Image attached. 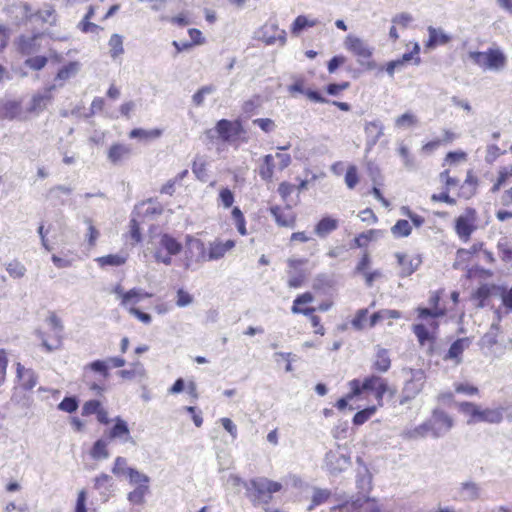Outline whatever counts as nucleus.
<instances>
[{"label": "nucleus", "mask_w": 512, "mask_h": 512, "mask_svg": "<svg viewBox=\"0 0 512 512\" xmlns=\"http://www.w3.org/2000/svg\"><path fill=\"white\" fill-rule=\"evenodd\" d=\"M153 257L157 263L171 265L172 257L178 255L183 245L175 237L168 233H161L152 242Z\"/></svg>", "instance_id": "1"}, {"label": "nucleus", "mask_w": 512, "mask_h": 512, "mask_svg": "<svg viewBox=\"0 0 512 512\" xmlns=\"http://www.w3.org/2000/svg\"><path fill=\"white\" fill-rule=\"evenodd\" d=\"M344 47L357 57V61L360 65L365 66L367 69H373L375 67V63L370 61L374 48L370 46L366 40L349 34L344 40Z\"/></svg>", "instance_id": "2"}, {"label": "nucleus", "mask_w": 512, "mask_h": 512, "mask_svg": "<svg viewBox=\"0 0 512 512\" xmlns=\"http://www.w3.org/2000/svg\"><path fill=\"white\" fill-rule=\"evenodd\" d=\"M469 58L478 66L488 70H499L504 67L506 58L502 52L489 49L486 52H470Z\"/></svg>", "instance_id": "3"}, {"label": "nucleus", "mask_w": 512, "mask_h": 512, "mask_svg": "<svg viewBox=\"0 0 512 512\" xmlns=\"http://www.w3.org/2000/svg\"><path fill=\"white\" fill-rule=\"evenodd\" d=\"M51 329L54 331V340L52 343L48 342L44 332L37 330L36 335L41 340V345L45 349L46 352L50 353L56 350L61 349L62 347V333L64 330V326L62 324L61 319L55 314L50 313L47 320Z\"/></svg>", "instance_id": "4"}, {"label": "nucleus", "mask_w": 512, "mask_h": 512, "mask_svg": "<svg viewBox=\"0 0 512 512\" xmlns=\"http://www.w3.org/2000/svg\"><path fill=\"white\" fill-rule=\"evenodd\" d=\"M426 424L432 437L440 438L446 435L453 427V419L445 411L434 409Z\"/></svg>", "instance_id": "5"}, {"label": "nucleus", "mask_w": 512, "mask_h": 512, "mask_svg": "<svg viewBox=\"0 0 512 512\" xmlns=\"http://www.w3.org/2000/svg\"><path fill=\"white\" fill-rule=\"evenodd\" d=\"M325 465L330 474L338 475L350 467L351 459L340 449L330 450L325 455Z\"/></svg>", "instance_id": "6"}, {"label": "nucleus", "mask_w": 512, "mask_h": 512, "mask_svg": "<svg viewBox=\"0 0 512 512\" xmlns=\"http://www.w3.org/2000/svg\"><path fill=\"white\" fill-rule=\"evenodd\" d=\"M476 211L473 208H467L465 214L457 217L455 221V230L457 235L463 241H468L475 230Z\"/></svg>", "instance_id": "7"}, {"label": "nucleus", "mask_w": 512, "mask_h": 512, "mask_svg": "<svg viewBox=\"0 0 512 512\" xmlns=\"http://www.w3.org/2000/svg\"><path fill=\"white\" fill-rule=\"evenodd\" d=\"M105 435L108 440H119L121 443L135 444L128 423L119 416L114 419V425L105 432Z\"/></svg>", "instance_id": "8"}, {"label": "nucleus", "mask_w": 512, "mask_h": 512, "mask_svg": "<svg viewBox=\"0 0 512 512\" xmlns=\"http://www.w3.org/2000/svg\"><path fill=\"white\" fill-rule=\"evenodd\" d=\"M364 132L366 136L365 151L366 153H369L377 144L379 139L384 135V125L378 119L367 121L364 125Z\"/></svg>", "instance_id": "9"}, {"label": "nucleus", "mask_w": 512, "mask_h": 512, "mask_svg": "<svg viewBox=\"0 0 512 512\" xmlns=\"http://www.w3.org/2000/svg\"><path fill=\"white\" fill-rule=\"evenodd\" d=\"M362 388H364L365 391L374 392L375 397L380 405L384 394L389 390L387 380L375 374L364 378L362 382Z\"/></svg>", "instance_id": "10"}, {"label": "nucleus", "mask_w": 512, "mask_h": 512, "mask_svg": "<svg viewBox=\"0 0 512 512\" xmlns=\"http://www.w3.org/2000/svg\"><path fill=\"white\" fill-rule=\"evenodd\" d=\"M16 378L21 388L26 391L32 390L38 382L36 372L31 368H25L20 362L16 363Z\"/></svg>", "instance_id": "11"}, {"label": "nucleus", "mask_w": 512, "mask_h": 512, "mask_svg": "<svg viewBox=\"0 0 512 512\" xmlns=\"http://www.w3.org/2000/svg\"><path fill=\"white\" fill-rule=\"evenodd\" d=\"M396 258L401 267L399 272L401 277H407L413 274L422 262L419 256H408L402 253H396Z\"/></svg>", "instance_id": "12"}, {"label": "nucleus", "mask_w": 512, "mask_h": 512, "mask_svg": "<svg viewBox=\"0 0 512 512\" xmlns=\"http://www.w3.org/2000/svg\"><path fill=\"white\" fill-rule=\"evenodd\" d=\"M261 33L260 39L266 45H273L277 41H279L281 46L286 43V32L279 30L275 24L265 25Z\"/></svg>", "instance_id": "13"}, {"label": "nucleus", "mask_w": 512, "mask_h": 512, "mask_svg": "<svg viewBox=\"0 0 512 512\" xmlns=\"http://www.w3.org/2000/svg\"><path fill=\"white\" fill-rule=\"evenodd\" d=\"M235 247L234 240H227L222 242L220 240H215L209 243L208 254L205 257L208 261L219 260L224 257V255L231 249Z\"/></svg>", "instance_id": "14"}, {"label": "nucleus", "mask_w": 512, "mask_h": 512, "mask_svg": "<svg viewBox=\"0 0 512 512\" xmlns=\"http://www.w3.org/2000/svg\"><path fill=\"white\" fill-rule=\"evenodd\" d=\"M269 211L279 226L290 228L295 226L296 216L289 208L271 206Z\"/></svg>", "instance_id": "15"}, {"label": "nucleus", "mask_w": 512, "mask_h": 512, "mask_svg": "<svg viewBox=\"0 0 512 512\" xmlns=\"http://www.w3.org/2000/svg\"><path fill=\"white\" fill-rule=\"evenodd\" d=\"M428 31V40L425 44L427 49H434L440 45H446L452 39V36L447 34L442 28H435L433 26H429L427 28Z\"/></svg>", "instance_id": "16"}, {"label": "nucleus", "mask_w": 512, "mask_h": 512, "mask_svg": "<svg viewBox=\"0 0 512 512\" xmlns=\"http://www.w3.org/2000/svg\"><path fill=\"white\" fill-rule=\"evenodd\" d=\"M481 495L480 486L472 481L461 483L455 498L460 501H475Z\"/></svg>", "instance_id": "17"}, {"label": "nucleus", "mask_w": 512, "mask_h": 512, "mask_svg": "<svg viewBox=\"0 0 512 512\" xmlns=\"http://www.w3.org/2000/svg\"><path fill=\"white\" fill-rule=\"evenodd\" d=\"M131 155L132 148L130 145L117 143L109 148L107 157L112 164L117 165L129 159Z\"/></svg>", "instance_id": "18"}, {"label": "nucleus", "mask_w": 512, "mask_h": 512, "mask_svg": "<svg viewBox=\"0 0 512 512\" xmlns=\"http://www.w3.org/2000/svg\"><path fill=\"white\" fill-rule=\"evenodd\" d=\"M215 130L219 134V137L224 142H227L231 139L232 136L239 134L240 125L227 119H221L217 122Z\"/></svg>", "instance_id": "19"}, {"label": "nucleus", "mask_w": 512, "mask_h": 512, "mask_svg": "<svg viewBox=\"0 0 512 512\" xmlns=\"http://www.w3.org/2000/svg\"><path fill=\"white\" fill-rule=\"evenodd\" d=\"M31 11V6L27 3L13 4L8 8V13L16 24H21L29 20L32 17Z\"/></svg>", "instance_id": "20"}, {"label": "nucleus", "mask_w": 512, "mask_h": 512, "mask_svg": "<svg viewBox=\"0 0 512 512\" xmlns=\"http://www.w3.org/2000/svg\"><path fill=\"white\" fill-rule=\"evenodd\" d=\"M39 35H33L31 37L21 35L17 40V49L22 55H32L39 50V45L36 41Z\"/></svg>", "instance_id": "21"}, {"label": "nucleus", "mask_w": 512, "mask_h": 512, "mask_svg": "<svg viewBox=\"0 0 512 512\" xmlns=\"http://www.w3.org/2000/svg\"><path fill=\"white\" fill-rule=\"evenodd\" d=\"M338 225L339 223L337 219L331 216H325L316 224L314 232L320 238H325L335 231L338 228Z\"/></svg>", "instance_id": "22"}, {"label": "nucleus", "mask_w": 512, "mask_h": 512, "mask_svg": "<svg viewBox=\"0 0 512 512\" xmlns=\"http://www.w3.org/2000/svg\"><path fill=\"white\" fill-rule=\"evenodd\" d=\"M112 487L113 478L110 475L106 473H101L100 475L94 478V488L97 491H99L104 501L108 500Z\"/></svg>", "instance_id": "23"}, {"label": "nucleus", "mask_w": 512, "mask_h": 512, "mask_svg": "<svg viewBox=\"0 0 512 512\" xmlns=\"http://www.w3.org/2000/svg\"><path fill=\"white\" fill-rule=\"evenodd\" d=\"M313 299L314 297L310 292H305L303 294L298 295L293 301V305L291 308L292 313L311 315L316 310L314 307L300 308V305L311 303Z\"/></svg>", "instance_id": "24"}, {"label": "nucleus", "mask_w": 512, "mask_h": 512, "mask_svg": "<svg viewBox=\"0 0 512 512\" xmlns=\"http://www.w3.org/2000/svg\"><path fill=\"white\" fill-rule=\"evenodd\" d=\"M63 83L50 85L43 94H37L32 99L31 111H42L51 102V91L56 89L57 86H62Z\"/></svg>", "instance_id": "25"}, {"label": "nucleus", "mask_w": 512, "mask_h": 512, "mask_svg": "<svg viewBox=\"0 0 512 512\" xmlns=\"http://www.w3.org/2000/svg\"><path fill=\"white\" fill-rule=\"evenodd\" d=\"M468 346V338L457 339L451 344L447 354L444 356V360H455L459 364L461 362V355Z\"/></svg>", "instance_id": "26"}, {"label": "nucleus", "mask_w": 512, "mask_h": 512, "mask_svg": "<svg viewBox=\"0 0 512 512\" xmlns=\"http://www.w3.org/2000/svg\"><path fill=\"white\" fill-rule=\"evenodd\" d=\"M501 317L497 314V321L493 322L489 330L480 339L479 345L481 347L492 348L497 343V338L500 332Z\"/></svg>", "instance_id": "27"}, {"label": "nucleus", "mask_w": 512, "mask_h": 512, "mask_svg": "<svg viewBox=\"0 0 512 512\" xmlns=\"http://www.w3.org/2000/svg\"><path fill=\"white\" fill-rule=\"evenodd\" d=\"M391 367V359L387 349L378 348L375 358L372 363V369L379 372L385 373Z\"/></svg>", "instance_id": "28"}, {"label": "nucleus", "mask_w": 512, "mask_h": 512, "mask_svg": "<svg viewBox=\"0 0 512 512\" xmlns=\"http://www.w3.org/2000/svg\"><path fill=\"white\" fill-rule=\"evenodd\" d=\"M504 408H485L480 409L478 422H487L491 424H498L503 420Z\"/></svg>", "instance_id": "29"}, {"label": "nucleus", "mask_w": 512, "mask_h": 512, "mask_svg": "<svg viewBox=\"0 0 512 512\" xmlns=\"http://www.w3.org/2000/svg\"><path fill=\"white\" fill-rule=\"evenodd\" d=\"M429 433L426 421L413 428H405L401 433L400 437L404 440L412 441L425 438Z\"/></svg>", "instance_id": "30"}, {"label": "nucleus", "mask_w": 512, "mask_h": 512, "mask_svg": "<svg viewBox=\"0 0 512 512\" xmlns=\"http://www.w3.org/2000/svg\"><path fill=\"white\" fill-rule=\"evenodd\" d=\"M417 312H418V318L420 319H427L429 318L430 320L428 321V329L431 328L432 330H437L438 329V322L436 321V319L438 317H441L444 315V312L442 310H439V309H430V308H424V307H418L417 308Z\"/></svg>", "instance_id": "31"}, {"label": "nucleus", "mask_w": 512, "mask_h": 512, "mask_svg": "<svg viewBox=\"0 0 512 512\" xmlns=\"http://www.w3.org/2000/svg\"><path fill=\"white\" fill-rule=\"evenodd\" d=\"M274 157L271 154H267L262 158V162L259 166V175L264 181L270 182L274 175Z\"/></svg>", "instance_id": "32"}, {"label": "nucleus", "mask_w": 512, "mask_h": 512, "mask_svg": "<svg viewBox=\"0 0 512 512\" xmlns=\"http://www.w3.org/2000/svg\"><path fill=\"white\" fill-rule=\"evenodd\" d=\"M478 179L470 171L464 183L460 186L459 196L465 199H470L476 193Z\"/></svg>", "instance_id": "33"}, {"label": "nucleus", "mask_w": 512, "mask_h": 512, "mask_svg": "<svg viewBox=\"0 0 512 512\" xmlns=\"http://www.w3.org/2000/svg\"><path fill=\"white\" fill-rule=\"evenodd\" d=\"M385 236V231L383 230H377V229H371L367 232H363L359 234L354 239V244L356 247H364L367 245L370 241H377Z\"/></svg>", "instance_id": "34"}, {"label": "nucleus", "mask_w": 512, "mask_h": 512, "mask_svg": "<svg viewBox=\"0 0 512 512\" xmlns=\"http://www.w3.org/2000/svg\"><path fill=\"white\" fill-rule=\"evenodd\" d=\"M108 439L100 438L96 440L90 450V455L94 460L108 459L110 454L107 449Z\"/></svg>", "instance_id": "35"}, {"label": "nucleus", "mask_w": 512, "mask_h": 512, "mask_svg": "<svg viewBox=\"0 0 512 512\" xmlns=\"http://www.w3.org/2000/svg\"><path fill=\"white\" fill-rule=\"evenodd\" d=\"M248 489H254V491L257 493V497L259 500L265 503L269 501L267 478H258L251 480L250 487H248Z\"/></svg>", "instance_id": "36"}, {"label": "nucleus", "mask_w": 512, "mask_h": 512, "mask_svg": "<svg viewBox=\"0 0 512 512\" xmlns=\"http://www.w3.org/2000/svg\"><path fill=\"white\" fill-rule=\"evenodd\" d=\"M412 330L421 346H424L426 342H432L434 340L433 334L425 324H414Z\"/></svg>", "instance_id": "37"}, {"label": "nucleus", "mask_w": 512, "mask_h": 512, "mask_svg": "<svg viewBox=\"0 0 512 512\" xmlns=\"http://www.w3.org/2000/svg\"><path fill=\"white\" fill-rule=\"evenodd\" d=\"M162 135V130L160 129H152V130H145L142 128H135L131 130L129 133V137L133 139H140V140H150V139H157Z\"/></svg>", "instance_id": "38"}, {"label": "nucleus", "mask_w": 512, "mask_h": 512, "mask_svg": "<svg viewBox=\"0 0 512 512\" xmlns=\"http://www.w3.org/2000/svg\"><path fill=\"white\" fill-rule=\"evenodd\" d=\"M481 407L472 402H462L459 404V411L469 415L468 424L477 423Z\"/></svg>", "instance_id": "39"}, {"label": "nucleus", "mask_w": 512, "mask_h": 512, "mask_svg": "<svg viewBox=\"0 0 512 512\" xmlns=\"http://www.w3.org/2000/svg\"><path fill=\"white\" fill-rule=\"evenodd\" d=\"M148 491V485H139L133 491L128 493L127 499L132 504L142 505L145 502V495Z\"/></svg>", "instance_id": "40"}, {"label": "nucleus", "mask_w": 512, "mask_h": 512, "mask_svg": "<svg viewBox=\"0 0 512 512\" xmlns=\"http://www.w3.org/2000/svg\"><path fill=\"white\" fill-rule=\"evenodd\" d=\"M318 24L317 19H309L304 15H299L292 24V33L299 34L302 30L314 27Z\"/></svg>", "instance_id": "41"}, {"label": "nucleus", "mask_w": 512, "mask_h": 512, "mask_svg": "<svg viewBox=\"0 0 512 512\" xmlns=\"http://www.w3.org/2000/svg\"><path fill=\"white\" fill-rule=\"evenodd\" d=\"M422 389L421 383L416 381H408L403 389V397L400 400V404H405L408 400L414 398Z\"/></svg>", "instance_id": "42"}, {"label": "nucleus", "mask_w": 512, "mask_h": 512, "mask_svg": "<svg viewBox=\"0 0 512 512\" xmlns=\"http://www.w3.org/2000/svg\"><path fill=\"white\" fill-rule=\"evenodd\" d=\"M110 55L113 59H116L124 53L123 48V37L119 34H112L109 39Z\"/></svg>", "instance_id": "43"}, {"label": "nucleus", "mask_w": 512, "mask_h": 512, "mask_svg": "<svg viewBox=\"0 0 512 512\" xmlns=\"http://www.w3.org/2000/svg\"><path fill=\"white\" fill-rule=\"evenodd\" d=\"M79 65L77 62H70L67 65L63 66L57 72L55 77V81H66L74 76L78 71Z\"/></svg>", "instance_id": "44"}, {"label": "nucleus", "mask_w": 512, "mask_h": 512, "mask_svg": "<svg viewBox=\"0 0 512 512\" xmlns=\"http://www.w3.org/2000/svg\"><path fill=\"white\" fill-rule=\"evenodd\" d=\"M411 225L407 220H398L391 228V232L396 238L407 237L411 234Z\"/></svg>", "instance_id": "45"}, {"label": "nucleus", "mask_w": 512, "mask_h": 512, "mask_svg": "<svg viewBox=\"0 0 512 512\" xmlns=\"http://www.w3.org/2000/svg\"><path fill=\"white\" fill-rule=\"evenodd\" d=\"M101 267L104 266H121L126 262V257L119 254H109L96 259Z\"/></svg>", "instance_id": "46"}, {"label": "nucleus", "mask_w": 512, "mask_h": 512, "mask_svg": "<svg viewBox=\"0 0 512 512\" xmlns=\"http://www.w3.org/2000/svg\"><path fill=\"white\" fill-rule=\"evenodd\" d=\"M71 193L72 188L64 185H56L49 190L48 196L55 200V204L64 205L65 201L61 199V194L69 195Z\"/></svg>", "instance_id": "47"}, {"label": "nucleus", "mask_w": 512, "mask_h": 512, "mask_svg": "<svg viewBox=\"0 0 512 512\" xmlns=\"http://www.w3.org/2000/svg\"><path fill=\"white\" fill-rule=\"evenodd\" d=\"M187 246L188 252L193 256V252L196 251L198 253V257L205 259V245L204 243L197 238L192 236H187Z\"/></svg>", "instance_id": "48"}, {"label": "nucleus", "mask_w": 512, "mask_h": 512, "mask_svg": "<svg viewBox=\"0 0 512 512\" xmlns=\"http://www.w3.org/2000/svg\"><path fill=\"white\" fill-rule=\"evenodd\" d=\"M127 477L131 484L148 485L150 479L146 474L141 473L135 468L127 469Z\"/></svg>", "instance_id": "49"}, {"label": "nucleus", "mask_w": 512, "mask_h": 512, "mask_svg": "<svg viewBox=\"0 0 512 512\" xmlns=\"http://www.w3.org/2000/svg\"><path fill=\"white\" fill-rule=\"evenodd\" d=\"M192 172L196 178L205 182L207 180L206 162L203 158L197 157L192 165Z\"/></svg>", "instance_id": "50"}, {"label": "nucleus", "mask_w": 512, "mask_h": 512, "mask_svg": "<svg viewBox=\"0 0 512 512\" xmlns=\"http://www.w3.org/2000/svg\"><path fill=\"white\" fill-rule=\"evenodd\" d=\"M357 487L359 489V493L362 494L363 498L367 497V494L370 492L372 488V477L369 473H365L358 477L357 479Z\"/></svg>", "instance_id": "51"}, {"label": "nucleus", "mask_w": 512, "mask_h": 512, "mask_svg": "<svg viewBox=\"0 0 512 512\" xmlns=\"http://www.w3.org/2000/svg\"><path fill=\"white\" fill-rule=\"evenodd\" d=\"M48 62L46 56H34L29 57L24 61V65L34 71H40L43 69Z\"/></svg>", "instance_id": "52"}, {"label": "nucleus", "mask_w": 512, "mask_h": 512, "mask_svg": "<svg viewBox=\"0 0 512 512\" xmlns=\"http://www.w3.org/2000/svg\"><path fill=\"white\" fill-rule=\"evenodd\" d=\"M216 88L214 85H206L201 87L193 96L192 101L196 106H201L204 103L206 95L215 92Z\"/></svg>", "instance_id": "53"}, {"label": "nucleus", "mask_w": 512, "mask_h": 512, "mask_svg": "<svg viewBox=\"0 0 512 512\" xmlns=\"http://www.w3.org/2000/svg\"><path fill=\"white\" fill-rule=\"evenodd\" d=\"M21 106L16 101H8L3 106V116L7 119H14L20 114Z\"/></svg>", "instance_id": "54"}, {"label": "nucleus", "mask_w": 512, "mask_h": 512, "mask_svg": "<svg viewBox=\"0 0 512 512\" xmlns=\"http://www.w3.org/2000/svg\"><path fill=\"white\" fill-rule=\"evenodd\" d=\"M375 412V406H370L361 411H358L353 417V424L357 426L364 424L372 415H374Z\"/></svg>", "instance_id": "55"}, {"label": "nucleus", "mask_w": 512, "mask_h": 512, "mask_svg": "<svg viewBox=\"0 0 512 512\" xmlns=\"http://www.w3.org/2000/svg\"><path fill=\"white\" fill-rule=\"evenodd\" d=\"M36 15L43 21L49 24L56 22V12L52 6H45L40 9Z\"/></svg>", "instance_id": "56"}, {"label": "nucleus", "mask_w": 512, "mask_h": 512, "mask_svg": "<svg viewBox=\"0 0 512 512\" xmlns=\"http://www.w3.org/2000/svg\"><path fill=\"white\" fill-rule=\"evenodd\" d=\"M78 400L74 396L65 397L58 405V409L68 413H73L78 409Z\"/></svg>", "instance_id": "57"}, {"label": "nucleus", "mask_w": 512, "mask_h": 512, "mask_svg": "<svg viewBox=\"0 0 512 512\" xmlns=\"http://www.w3.org/2000/svg\"><path fill=\"white\" fill-rule=\"evenodd\" d=\"M91 369L92 371L99 373L103 376V378H107L109 376V366L104 360H95L88 364L85 369Z\"/></svg>", "instance_id": "58"}, {"label": "nucleus", "mask_w": 512, "mask_h": 512, "mask_svg": "<svg viewBox=\"0 0 512 512\" xmlns=\"http://www.w3.org/2000/svg\"><path fill=\"white\" fill-rule=\"evenodd\" d=\"M417 119L412 113H404L395 120V126L398 128H408L416 124Z\"/></svg>", "instance_id": "59"}, {"label": "nucleus", "mask_w": 512, "mask_h": 512, "mask_svg": "<svg viewBox=\"0 0 512 512\" xmlns=\"http://www.w3.org/2000/svg\"><path fill=\"white\" fill-rule=\"evenodd\" d=\"M330 494V491L326 489H315L312 496V504L310 505L309 509L311 510L314 506H318L327 501L330 497Z\"/></svg>", "instance_id": "60"}, {"label": "nucleus", "mask_w": 512, "mask_h": 512, "mask_svg": "<svg viewBox=\"0 0 512 512\" xmlns=\"http://www.w3.org/2000/svg\"><path fill=\"white\" fill-rule=\"evenodd\" d=\"M130 467L127 466V460L124 457L118 456L114 461V466L112 467V473L116 476H127V469Z\"/></svg>", "instance_id": "61"}, {"label": "nucleus", "mask_w": 512, "mask_h": 512, "mask_svg": "<svg viewBox=\"0 0 512 512\" xmlns=\"http://www.w3.org/2000/svg\"><path fill=\"white\" fill-rule=\"evenodd\" d=\"M253 125L258 126L265 133H270L275 130L276 124L270 118H257L252 121Z\"/></svg>", "instance_id": "62"}, {"label": "nucleus", "mask_w": 512, "mask_h": 512, "mask_svg": "<svg viewBox=\"0 0 512 512\" xmlns=\"http://www.w3.org/2000/svg\"><path fill=\"white\" fill-rule=\"evenodd\" d=\"M101 403L99 400L93 399L84 403L82 407V415L89 416L92 414H97L101 409Z\"/></svg>", "instance_id": "63"}, {"label": "nucleus", "mask_w": 512, "mask_h": 512, "mask_svg": "<svg viewBox=\"0 0 512 512\" xmlns=\"http://www.w3.org/2000/svg\"><path fill=\"white\" fill-rule=\"evenodd\" d=\"M359 181L357 168L354 165L348 167L345 175V183L348 188L353 189Z\"/></svg>", "instance_id": "64"}]
</instances>
